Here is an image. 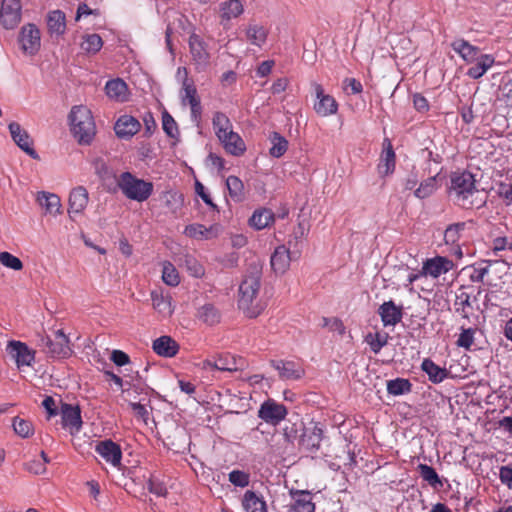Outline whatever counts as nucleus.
<instances>
[{"label":"nucleus","instance_id":"obj_46","mask_svg":"<svg viewBox=\"0 0 512 512\" xmlns=\"http://www.w3.org/2000/svg\"><path fill=\"white\" fill-rule=\"evenodd\" d=\"M103 46L102 38L98 34H88L83 37L81 49L86 53L95 54Z\"/></svg>","mask_w":512,"mask_h":512},{"label":"nucleus","instance_id":"obj_53","mask_svg":"<svg viewBox=\"0 0 512 512\" xmlns=\"http://www.w3.org/2000/svg\"><path fill=\"white\" fill-rule=\"evenodd\" d=\"M162 127L170 138H176L179 134L178 126L174 118L167 112L162 114Z\"/></svg>","mask_w":512,"mask_h":512},{"label":"nucleus","instance_id":"obj_50","mask_svg":"<svg viewBox=\"0 0 512 512\" xmlns=\"http://www.w3.org/2000/svg\"><path fill=\"white\" fill-rule=\"evenodd\" d=\"M213 367L216 370L228 372L238 371L243 368L242 365H239L238 361L233 357L231 359L228 357H219L214 361Z\"/></svg>","mask_w":512,"mask_h":512},{"label":"nucleus","instance_id":"obj_20","mask_svg":"<svg viewBox=\"0 0 512 512\" xmlns=\"http://www.w3.org/2000/svg\"><path fill=\"white\" fill-rule=\"evenodd\" d=\"M378 314L384 326H394L403 317L402 306H397L392 300L386 301L380 305Z\"/></svg>","mask_w":512,"mask_h":512},{"label":"nucleus","instance_id":"obj_8","mask_svg":"<svg viewBox=\"0 0 512 512\" xmlns=\"http://www.w3.org/2000/svg\"><path fill=\"white\" fill-rule=\"evenodd\" d=\"M6 352L15 361L18 368L31 366L35 360V351L21 341L10 340L7 343Z\"/></svg>","mask_w":512,"mask_h":512},{"label":"nucleus","instance_id":"obj_58","mask_svg":"<svg viewBox=\"0 0 512 512\" xmlns=\"http://www.w3.org/2000/svg\"><path fill=\"white\" fill-rule=\"evenodd\" d=\"M185 265L194 277H201L204 275L203 266L193 257L187 256L185 258Z\"/></svg>","mask_w":512,"mask_h":512},{"label":"nucleus","instance_id":"obj_6","mask_svg":"<svg viewBox=\"0 0 512 512\" xmlns=\"http://www.w3.org/2000/svg\"><path fill=\"white\" fill-rule=\"evenodd\" d=\"M41 346L44 352L52 358H67L72 354L69 338L63 330L55 331L53 338L42 337Z\"/></svg>","mask_w":512,"mask_h":512},{"label":"nucleus","instance_id":"obj_49","mask_svg":"<svg viewBox=\"0 0 512 512\" xmlns=\"http://www.w3.org/2000/svg\"><path fill=\"white\" fill-rule=\"evenodd\" d=\"M162 279L169 286H177L180 282L178 271L170 262L163 264Z\"/></svg>","mask_w":512,"mask_h":512},{"label":"nucleus","instance_id":"obj_57","mask_svg":"<svg viewBox=\"0 0 512 512\" xmlns=\"http://www.w3.org/2000/svg\"><path fill=\"white\" fill-rule=\"evenodd\" d=\"M474 333L475 330L472 328L462 329L457 340V345L469 350L474 343Z\"/></svg>","mask_w":512,"mask_h":512},{"label":"nucleus","instance_id":"obj_25","mask_svg":"<svg viewBox=\"0 0 512 512\" xmlns=\"http://www.w3.org/2000/svg\"><path fill=\"white\" fill-rule=\"evenodd\" d=\"M377 168L382 176L391 174L395 169V152L388 138L383 141V151Z\"/></svg>","mask_w":512,"mask_h":512},{"label":"nucleus","instance_id":"obj_21","mask_svg":"<svg viewBox=\"0 0 512 512\" xmlns=\"http://www.w3.org/2000/svg\"><path fill=\"white\" fill-rule=\"evenodd\" d=\"M36 201L45 214L57 216L62 213L60 197L54 193L41 191L37 193Z\"/></svg>","mask_w":512,"mask_h":512},{"label":"nucleus","instance_id":"obj_63","mask_svg":"<svg viewBox=\"0 0 512 512\" xmlns=\"http://www.w3.org/2000/svg\"><path fill=\"white\" fill-rule=\"evenodd\" d=\"M512 250V242L507 237H497L493 240V251Z\"/></svg>","mask_w":512,"mask_h":512},{"label":"nucleus","instance_id":"obj_30","mask_svg":"<svg viewBox=\"0 0 512 512\" xmlns=\"http://www.w3.org/2000/svg\"><path fill=\"white\" fill-rule=\"evenodd\" d=\"M154 352L159 356L173 357L179 350L178 343L170 336H161L153 341Z\"/></svg>","mask_w":512,"mask_h":512},{"label":"nucleus","instance_id":"obj_4","mask_svg":"<svg viewBox=\"0 0 512 512\" xmlns=\"http://www.w3.org/2000/svg\"><path fill=\"white\" fill-rule=\"evenodd\" d=\"M117 185L124 196L137 202L146 201L153 193V183L139 179L130 172H123Z\"/></svg>","mask_w":512,"mask_h":512},{"label":"nucleus","instance_id":"obj_22","mask_svg":"<svg viewBox=\"0 0 512 512\" xmlns=\"http://www.w3.org/2000/svg\"><path fill=\"white\" fill-rule=\"evenodd\" d=\"M140 122L130 115H122L116 121L114 130L119 138H131L140 130Z\"/></svg>","mask_w":512,"mask_h":512},{"label":"nucleus","instance_id":"obj_54","mask_svg":"<svg viewBox=\"0 0 512 512\" xmlns=\"http://www.w3.org/2000/svg\"><path fill=\"white\" fill-rule=\"evenodd\" d=\"M0 263L3 266L15 271H20L23 269L22 261L18 257L6 251L0 253Z\"/></svg>","mask_w":512,"mask_h":512},{"label":"nucleus","instance_id":"obj_16","mask_svg":"<svg viewBox=\"0 0 512 512\" xmlns=\"http://www.w3.org/2000/svg\"><path fill=\"white\" fill-rule=\"evenodd\" d=\"M309 229L308 222L300 221L289 236L286 247L294 257H300Z\"/></svg>","mask_w":512,"mask_h":512},{"label":"nucleus","instance_id":"obj_3","mask_svg":"<svg viewBox=\"0 0 512 512\" xmlns=\"http://www.w3.org/2000/svg\"><path fill=\"white\" fill-rule=\"evenodd\" d=\"M71 131L79 144L89 145L95 134L96 127L91 111L83 106H74L70 115Z\"/></svg>","mask_w":512,"mask_h":512},{"label":"nucleus","instance_id":"obj_7","mask_svg":"<svg viewBox=\"0 0 512 512\" xmlns=\"http://www.w3.org/2000/svg\"><path fill=\"white\" fill-rule=\"evenodd\" d=\"M21 0H2L0 23L5 29H14L21 21Z\"/></svg>","mask_w":512,"mask_h":512},{"label":"nucleus","instance_id":"obj_23","mask_svg":"<svg viewBox=\"0 0 512 512\" xmlns=\"http://www.w3.org/2000/svg\"><path fill=\"white\" fill-rule=\"evenodd\" d=\"M97 453L113 466L121 462L122 452L118 444L111 440L101 441L96 445Z\"/></svg>","mask_w":512,"mask_h":512},{"label":"nucleus","instance_id":"obj_40","mask_svg":"<svg viewBox=\"0 0 512 512\" xmlns=\"http://www.w3.org/2000/svg\"><path fill=\"white\" fill-rule=\"evenodd\" d=\"M322 441V430L314 427L311 431L305 432L301 438V445L308 451L319 449Z\"/></svg>","mask_w":512,"mask_h":512},{"label":"nucleus","instance_id":"obj_27","mask_svg":"<svg viewBox=\"0 0 512 512\" xmlns=\"http://www.w3.org/2000/svg\"><path fill=\"white\" fill-rule=\"evenodd\" d=\"M105 93L116 102H125L129 96L127 84L120 78L109 80L105 85Z\"/></svg>","mask_w":512,"mask_h":512},{"label":"nucleus","instance_id":"obj_2","mask_svg":"<svg viewBox=\"0 0 512 512\" xmlns=\"http://www.w3.org/2000/svg\"><path fill=\"white\" fill-rule=\"evenodd\" d=\"M474 175L470 172H454L450 176L449 196L454 203L464 209L481 208L486 203V195L476 188Z\"/></svg>","mask_w":512,"mask_h":512},{"label":"nucleus","instance_id":"obj_52","mask_svg":"<svg viewBox=\"0 0 512 512\" xmlns=\"http://www.w3.org/2000/svg\"><path fill=\"white\" fill-rule=\"evenodd\" d=\"M272 142L273 145L270 148V154L276 158L281 157L287 151L288 141L278 133H274Z\"/></svg>","mask_w":512,"mask_h":512},{"label":"nucleus","instance_id":"obj_43","mask_svg":"<svg viewBox=\"0 0 512 512\" xmlns=\"http://www.w3.org/2000/svg\"><path fill=\"white\" fill-rule=\"evenodd\" d=\"M417 470L424 481H426L429 485L434 488L441 487L442 482L436 472V470L427 465V464H419Z\"/></svg>","mask_w":512,"mask_h":512},{"label":"nucleus","instance_id":"obj_33","mask_svg":"<svg viewBox=\"0 0 512 512\" xmlns=\"http://www.w3.org/2000/svg\"><path fill=\"white\" fill-rule=\"evenodd\" d=\"M196 316L200 321L209 326L216 325L221 320L220 311L211 303H206L199 307Z\"/></svg>","mask_w":512,"mask_h":512},{"label":"nucleus","instance_id":"obj_41","mask_svg":"<svg viewBox=\"0 0 512 512\" xmlns=\"http://www.w3.org/2000/svg\"><path fill=\"white\" fill-rule=\"evenodd\" d=\"M412 384L408 379L396 378L387 382V391L393 396L407 394L411 391Z\"/></svg>","mask_w":512,"mask_h":512},{"label":"nucleus","instance_id":"obj_64","mask_svg":"<svg viewBox=\"0 0 512 512\" xmlns=\"http://www.w3.org/2000/svg\"><path fill=\"white\" fill-rule=\"evenodd\" d=\"M499 476L501 482L507 485L508 488L512 489V468L509 466L501 467Z\"/></svg>","mask_w":512,"mask_h":512},{"label":"nucleus","instance_id":"obj_39","mask_svg":"<svg viewBox=\"0 0 512 512\" xmlns=\"http://www.w3.org/2000/svg\"><path fill=\"white\" fill-rule=\"evenodd\" d=\"M274 221V214L269 209L256 210L251 216L249 223L257 230L268 227Z\"/></svg>","mask_w":512,"mask_h":512},{"label":"nucleus","instance_id":"obj_1","mask_svg":"<svg viewBox=\"0 0 512 512\" xmlns=\"http://www.w3.org/2000/svg\"><path fill=\"white\" fill-rule=\"evenodd\" d=\"M262 265L255 260L249 263L239 286L238 307L249 318H255L264 310L259 298L261 290Z\"/></svg>","mask_w":512,"mask_h":512},{"label":"nucleus","instance_id":"obj_62","mask_svg":"<svg viewBox=\"0 0 512 512\" xmlns=\"http://www.w3.org/2000/svg\"><path fill=\"white\" fill-rule=\"evenodd\" d=\"M25 468L30 473L39 475L46 471V466L39 460H32L25 464Z\"/></svg>","mask_w":512,"mask_h":512},{"label":"nucleus","instance_id":"obj_60","mask_svg":"<svg viewBox=\"0 0 512 512\" xmlns=\"http://www.w3.org/2000/svg\"><path fill=\"white\" fill-rule=\"evenodd\" d=\"M148 489L151 493L157 496H165L167 494V488L162 483L155 479H150L148 482Z\"/></svg>","mask_w":512,"mask_h":512},{"label":"nucleus","instance_id":"obj_34","mask_svg":"<svg viewBox=\"0 0 512 512\" xmlns=\"http://www.w3.org/2000/svg\"><path fill=\"white\" fill-rule=\"evenodd\" d=\"M247 40L255 46L262 47L268 36L267 29L258 24H249L245 30Z\"/></svg>","mask_w":512,"mask_h":512},{"label":"nucleus","instance_id":"obj_15","mask_svg":"<svg viewBox=\"0 0 512 512\" xmlns=\"http://www.w3.org/2000/svg\"><path fill=\"white\" fill-rule=\"evenodd\" d=\"M62 425L68 429L71 435H74L82 428L81 411L78 406L62 404L61 406Z\"/></svg>","mask_w":512,"mask_h":512},{"label":"nucleus","instance_id":"obj_18","mask_svg":"<svg viewBox=\"0 0 512 512\" xmlns=\"http://www.w3.org/2000/svg\"><path fill=\"white\" fill-rule=\"evenodd\" d=\"M89 202V194L85 187L77 186L69 194L68 213L70 218L73 215L82 214Z\"/></svg>","mask_w":512,"mask_h":512},{"label":"nucleus","instance_id":"obj_29","mask_svg":"<svg viewBox=\"0 0 512 512\" xmlns=\"http://www.w3.org/2000/svg\"><path fill=\"white\" fill-rule=\"evenodd\" d=\"M452 49L467 63H473L481 53L480 49L464 39H456L451 43Z\"/></svg>","mask_w":512,"mask_h":512},{"label":"nucleus","instance_id":"obj_19","mask_svg":"<svg viewBox=\"0 0 512 512\" xmlns=\"http://www.w3.org/2000/svg\"><path fill=\"white\" fill-rule=\"evenodd\" d=\"M299 257H294L286 245L276 247L271 255L270 263L273 271L277 274H284L292 260H297Z\"/></svg>","mask_w":512,"mask_h":512},{"label":"nucleus","instance_id":"obj_17","mask_svg":"<svg viewBox=\"0 0 512 512\" xmlns=\"http://www.w3.org/2000/svg\"><path fill=\"white\" fill-rule=\"evenodd\" d=\"M271 365L278 371L282 380H298L305 374L304 368L298 362L272 360Z\"/></svg>","mask_w":512,"mask_h":512},{"label":"nucleus","instance_id":"obj_47","mask_svg":"<svg viewBox=\"0 0 512 512\" xmlns=\"http://www.w3.org/2000/svg\"><path fill=\"white\" fill-rule=\"evenodd\" d=\"M466 223L458 222L449 225L444 233V240L446 244H456L465 230Z\"/></svg>","mask_w":512,"mask_h":512},{"label":"nucleus","instance_id":"obj_37","mask_svg":"<svg viewBox=\"0 0 512 512\" xmlns=\"http://www.w3.org/2000/svg\"><path fill=\"white\" fill-rule=\"evenodd\" d=\"M242 505L246 512H267L265 502L251 490L245 492Z\"/></svg>","mask_w":512,"mask_h":512},{"label":"nucleus","instance_id":"obj_61","mask_svg":"<svg viewBox=\"0 0 512 512\" xmlns=\"http://www.w3.org/2000/svg\"><path fill=\"white\" fill-rule=\"evenodd\" d=\"M349 88L352 94H359L363 90L362 84L355 78H346L343 81V89L347 91Z\"/></svg>","mask_w":512,"mask_h":512},{"label":"nucleus","instance_id":"obj_5","mask_svg":"<svg viewBox=\"0 0 512 512\" xmlns=\"http://www.w3.org/2000/svg\"><path fill=\"white\" fill-rule=\"evenodd\" d=\"M177 75L178 77H183L181 90L182 102L183 104H189L191 108V118L194 122L198 123L201 120L202 107L196 87L193 81L188 78L187 69L185 67H179Z\"/></svg>","mask_w":512,"mask_h":512},{"label":"nucleus","instance_id":"obj_55","mask_svg":"<svg viewBox=\"0 0 512 512\" xmlns=\"http://www.w3.org/2000/svg\"><path fill=\"white\" fill-rule=\"evenodd\" d=\"M229 481L238 487H246L249 485L250 476L241 470H233L229 473Z\"/></svg>","mask_w":512,"mask_h":512},{"label":"nucleus","instance_id":"obj_38","mask_svg":"<svg viewBox=\"0 0 512 512\" xmlns=\"http://www.w3.org/2000/svg\"><path fill=\"white\" fill-rule=\"evenodd\" d=\"M47 25L50 33L63 34L66 29L65 14L60 10L51 11L48 14Z\"/></svg>","mask_w":512,"mask_h":512},{"label":"nucleus","instance_id":"obj_59","mask_svg":"<svg viewBox=\"0 0 512 512\" xmlns=\"http://www.w3.org/2000/svg\"><path fill=\"white\" fill-rule=\"evenodd\" d=\"M91 165L95 171V173L101 178L106 179L109 176V168L106 162L100 158H94L91 162Z\"/></svg>","mask_w":512,"mask_h":512},{"label":"nucleus","instance_id":"obj_28","mask_svg":"<svg viewBox=\"0 0 512 512\" xmlns=\"http://www.w3.org/2000/svg\"><path fill=\"white\" fill-rule=\"evenodd\" d=\"M293 503L290 506L289 512H314L315 504L312 502L311 493L308 491H295L292 492Z\"/></svg>","mask_w":512,"mask_h":512},{"label":"nucleus","instance_id":"obj_13","mask_svg":"<svg viewBox=\"0 0 512 512\" xmlns=\"http://www.w3.org/2000/svg\"><path fill=\"white\" fill-rule=\"evenodd\" d=\"M11 137L17 146L33 159H39V155L33 148V141L28 132L17 122H11L8 126Z\"/></svg>","mask_w":512,"mask_h":512},{"label":"nucleus","instance_id":"obj_42","mask_svg":"<svg viewBox=\"0 0 512 512\" xmlns=\"http://www.w3.org/2000/svg\"><path fill=\"white\" fill-rule=\"evenodd\" d=\"M212 124L217 137L232 131L231 121L223 112H216L213 115Z\"/></svg>","mask_w":512,"mask_h":512},{"label":"nucleus","instance_id":"obj_24","mask_svg":"<svg viewBox=\"0 0 512 512\" xmlns=\"http://www.w3.org/2000/svg\"><path fill=\"white\" fill-rule=\"evenodd\" d=\"M453 266L452 261L444 257H436L424 262L421 274L432 276L434 278L448 272Z\"/></svg>","mask_w":512,"mask_h":512},{"label":"nucleus","instance_id":"obj_56","mask_svg":"<svg viewBox=\"0 0 512 512\" xmlns=\"http://www.w3.org/2000/svg\"><path fill=\"white\" fill-rule=\"evenodd\" d=\"M455 307L457 312H460L464 317H467L466 308L471 307L470 295L465 291H460V293L456 295Z\"/></svg>","mask_w":512,"mask_h":512},{"label":"nucleus","instance_id":"obj_44","mask_svg":"<svg viewBox=\"0 0 512 512\" xmlns=\"http://www.w3.org/2000/svg\"><path fill=\"white\" fill-rule=\"evenodd\" d=\"M226 186L229 195L235 201H241L244 198V185L243 182L236 176H229L226 179Z\"/></svg>","mask_w":512,"mask_h":512},{"label":"nucleus","instance_id":"obj_45","mask_svg":"<svg viewBox=\"0 0 512 512\" xmlns=\"http://www.w3.org/2000/svg\"><path fill=\"white\" fill-rule=\"evenodd\" d=\"M15 433L21 438H29L34 434V427L31 421L15 417L12 423Z\"/></svg>","mask_w":512,"mask_h":512},{"label":"nucleus","instance_id":"obj_32","mask_svg":"<svg viewBox=\"0 0 512 512\" xmlns=\"http://www.w3.org/2000/svg\"><path fill=\"white\" fill-rule=\"evenodd\" d=\"M184 234L193 239L207 240L217 235V227L210 226L207 228L204 225L198 223L190 224L185 227Z\"/></svg>","mask_w":512,"mask_h":512},{"label":"nucleus","instance_id":"obj_31","mask_svg":"<svg viewBox=\"0 0 512 512\" xmlns=\"http://www.w3.org/2000/svg\"><path fill=\"white\" fill-rule=\"evenodd\" d=\"M474 62L475 64L467 70L466 75L472 79H479L493 66L495 59L490 54H481Z\"/></svg>","mask_w":512,"mask_h":512},{"label":"nucleus","instance_id":"obj_51","mask_svg":"<svg viewBox=\"0 0 512 512\" xmlns=\"http://www.w3.org/2000/svg\"><path fill=\"white\" fill-rule=\"evenodd\" d=\"M436 190V177H429L414 191V195L419 199L429 197Z\"/></svg>","mask_w":512,"mask_h":512},{"label":"nucleus","instance_id":"obj_26","mask_svg":"<svg viewBox=\"0 0 512 512\" xmlns=\"http://www.w3.org/2000/svg\"><path fill=\"white\" fill-rule=\"evenodd\" d=\"M218 139L222 143L225 150L232 155L240 156L246 150L244 141L233 130L222 134L220 137H218Z\"/></svg>","mask_w":512,"mask_h":512},{"label":"nucleus","instance_id":"obj_36","mask_svg":"<svg viewBox=\"0 0 512 512\" xmlns=\"http://www.w3.org/2000/svg\"><path fill=\"white\" fill-rule=\"evenodd\" d=\"M421 368L433 383L442 382L448 375L445 368L439 367L429 358L423 360Z\"/></svg>","mask_w":512,"mask_h":512},{"label":"nucleus","instance_id":"obj_11","mask_svg":"<svg viewBox=\"0 0 512 512\" xmlns=\"http://www.w3.org/2000/svg\"><path fill=\"white\" fill-rule=\"evenodd\" d=\"M287 409L283 404L272 399L263 402L258 410V417L268 424L278 425L287 416Z\"/></svg>","mask_w":512,"mask_h":512},{"label":"nucleus","instance_id":"obj_9","mask_svg":"<svg viewBox=\"0 0 512 512\" xmlns=\"http://www.w3.org/2000/svg\"><path fill=\"white\" fill-rule=\"evenodd\" d=\"M19 43L22 51L28 55H35L41 46L40 31L34 24L24 25L19 33Z\"/></svg>","mask_w":512,"mask_h":512},{"label":"nucleus","instance_id":"obj_12","mask_svg":"<svg viewBox=\"0 0 512 512\" xmlns=\"http://www.w3.org/2000/svg\"><path fill=\"white\" fill-rule=\"evenodd\" d=\"M189 47L192 60L198 70H204L210 61V53L207 50L205 41L197 34L189 37Z\"/></svg>","mask_w":512,"mask_h":512},{"label":"nucleus","instance_id":"obj_14","mask_svg":"<svg viewBox=\"0 0 512 512\" xmlns=\"http://www.w3.org/2000/svg\"><path fill=\"white\" fill-rule=\"evenodd\" d=\"M243 13L244 3L242 0H221L218 5L220 24L224 27Z\"/></svg>","mask_w":512,"mask_h":512},{"label":"nucleus","instance_id":"obj_48","mask_svg":"<svg viewBox=\"0 0 512 512\" xmlns=\"http://www.w3.org/2000/svg\"><path fill=\"white\" fill-rule=\"evenodd\" d=\"M388 334L368 333L365 337L366 343L370 346L371 350L377 354L388 342Z\"/></svg>","mask_w":512,"mask_h":512},{"label":"nucleus","instance_id":"obj_35","mask_svg":"<svg viewBox=\"0 0 512 512\" xmlns=\"http://www.w3.org/2000/svg\"><path fill=\"white\" fill-rule=\"evenodd\" d=\"M151 300L154 309H156L163 316H171L173 313L171 297L163 295L158 291L151 292Z\"/></svg>","mask_w":512,"mask_h":512},{"label":"nucleus","instance_id":"obj_10","mask_svg":"<svg viewBox=\"0 0 512 512\" xmlns=\"http://www.w3.org/2000/svg\"><path fill=\"white\" fill-rule=\"evenodd\" d=\"M312 87L317 99L313 107L315 112L322 117L335 114L338 111V103L335 98L326 94L319 83H313Z\"/></svg>","mask_w":512,"mask_h":512}]
</instances>
